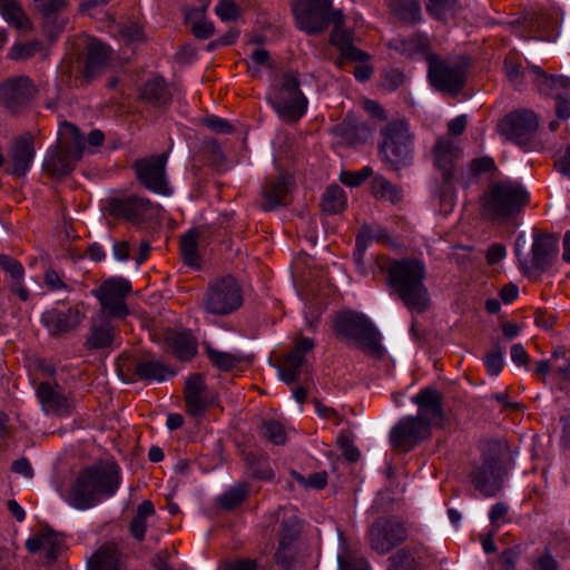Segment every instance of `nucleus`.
Here are the masks:
<instances>
[{
	"instance_id": "nucleus-1",
	"label": "nucleus",
	"mask_w": 570,
	"mask_h": 570,
	"mask_svg": "<svg viewBox=\"0 0 570 570\" xmlns=\"http://www.w3.org/2000/svg\"><path fill=\"white\" fill-rule=\"evenodd\" d=\"M292 12L296 28L308 36H318L333 24L328 43L338 52L336 67L342 61L371 59L368 52L355 47V31L343 27L344 14L342 10L333 8V0H292Z\"/></svg>"
},
{
	"instance_id": "nucleus-2",
	"label": "nucleus",
	"mask_w": 570,
	"mask_h": 570,
	"mask_svg": "<svg viewBox=\"0 0 570 570\" xmlns=\"http://www.w3.org/2000/svg\"><path fill=\"white\" fill-rule=\"evenodd\" d=\"M411 401L417 406V414L403 416L392 428L390 441L393 448L412 450L430 439L432 426L442 429L446 421L443 394L435 386L422 387Z\"/></svg>"
},
{
	"instance_id": "nucleus-3",
	"label": "nucleus",
	"mask_w": 570,
	"mask_h": 570,
	"mask_svg": "<svg viewBox=\"0 0 570 570\" xmlns=\"http://www.w3.org/2000/svg\"><path fill=\"white\" fill-rule=\"evenodd\" d=\"M386 285L410 311L423 314L431 308V296L425 285L426 266L419 258L393 259L387 267Z\"/></svg>"
},
{
	"instance_id": "nucleus-4",
	"label": "nucleus",
	"mask_w": 570,
	"mask_h": 570,
	"mask_svg": "<svg viewBox=\"0 0 570 570\" xmlns=\"http://www.w3.org/2000/svg\"><path fill=\"white\" fill-rule=\"evenodd\" d=\"M466 115H459L451 119L448 122V136L438 137L431 150L434 167L441 176L439 185L441 202L452 200L462 176V168L459 165L462 149L453 141L452 137L461 136L466 128Z\"/></svg>"
},
{
	"instance_id": "nucleus-5",
	"label": "nucleus",
	"mask_w": 570,
	"mask_h": 570,
	"mask_svg": "<svg viewBox=\"0 0 570 570\" xmlns=\"http://www.w3.org/2000/svg\"><path fill=\"white\" fill-rule=\"evenodd\" d=\"M529 190L519 181L510 179L492 183L481 199L482 215L492 223L515 218L530 204Z\"/></svg>"
},
{
	"instance_id": "nucleus-6",
	"label": "nucleus",
	"mask_w": 570,
	"mask_h": 570,
	"mask_svg": "<svg viewBox=\"0 0 570 570\" xmlns=\"http://www.w3.org/2000/svg\"><path fill=\"white\" fill-rule=\"evenodd\" d=\"M380 136L377 153L387 169L400 170L412 165L415 137L405 119L389 121Z\"/></svg>"
},
{
	"instance_id": "nucleus-7",
	"label": "nucleus",
	"mask_w": 570,
	"mask_h": 570,
	"mask_svg": "<svg viewBox=\"0 0 570 570\" xmlns=\"http://www.w3.org/2000/svg\"><path fill=\"white\" fill-rule=\"evenodd\" d=\"M271 519L274 521L272 532L278 542L274 560L282 570H293L297 557L296 542L303 531V521L294 507H279Z\"/></svg>"
},
{
	"instance_id": "nucleus-8",
	"label": "nucleus",
	"mask_w": 570,
	"mask_h": 570,
	"mask_svg": "<svg viewBox=\"0 0 570 570\" xmlns=\"http://www.w3.org/2000/svg\"><path fill=\"white\" fill-rule=\"evenodd\" d=\"M333 330L338 337L357 343L376 360L383 358L385 350L381 334L365 314L344 311L336 315Z\"/></svg>"
},
{
	"instance_id": "nucleus-9",
	"label": "nucleus",
	"mask_w": 570,
	"mask_h": 570,
	"mask_svg": "<svg viewBox=\"0 0 570 570\" xmlns=\"http://www.w3.org/2000/svg\"><path fill=\"white\" fill-rule=\"evenodd\" d=\"M244 303L243 288L233 275H225L209 282L202 299L206 314L228 316Z\"/></svg>"
},
{
	"instance_id": "nucleus-10",
	"label": "nucleus",
	"mask_w": 570,
	"mask_h": 570,
	"mask_svg": "<svg viewBox=\"0 0 570 570\" xmlns=\"http://www.w3.org/2000/svg\"><path fill=\"white\" fill-rule=\"evenodd\" d=\"M268 105L285 122H296L303 118L308 108V100L301 90V81L297 72H285L278 91L267 98Z\"/></svg>"
},
{
	"instance_id": "nucleus-11",
	"label": "nucleus",
	"mask_w": 570,
	"mask_h": 570,
	"mask_svg": "<svg viewBox=\"0 0 570 570\" xmlns=\"http://www.w3.org/2000/svg\"><path fill=\"white\" fill-rule=\"evenodd\" d=\"M106 212L117 220L142 229L155 219L157 205L138 194H122L107 199Z\"/></svg>"
},
{
	"instance_id": "nucleus-12",
	"label": "nucleus",
	"mask_w": 570,
	"mask_h": 570,
	"mask_svg": "<svg viewBox=\"0 0 570 570\" xmlns=\"http://www.w3.org/2000/svg\"><path fill=\"white\" fill-rule=\"evenodd\" d=\"M62 128L65 134L72 138V148L52 146L47 150L43 160V169L57 178L66 177L73 171L76 163L82 157L86 142L82 132L76 125L65 121Z\"/></svg>"
},
{
	"instance_id": "nucleus-13",
	"label": "nucleus",
	"mask_w": 570,
	"mask_h": 570,
	"mask_svg": "<svg viewBox=\"0 0 570 570\" xmlns=\"http://www.w3.org/2000/svg\"><path fill=\"white\" fill-rule=\"evenodd\" d=\"M559 254V239L554 234L540 233L534 229L530 258H521L519 249L515 250L518 266L525 277L540 276L547 273L554 264Z\"/></svg>"
},
{
	"instance_id": "nucleus-14",
	"label": "nucleus",
	"mask_w": 570,
	"mask_h": 570,
	"mask_svg": "<svg viewBox=\"0 0 570 570\" xmlns=\"http://www.w3.org/2000/svg\"><path fill=\"white\" fill-rule=\"evenodd\" d=\"M367 534L371 548L385 556L407 540L409 529L401 517L390 514L376 518Z\"/></svg>"
},
{
	"instance_id": "nucleus-15",
	"label": "nucleus",
	"mask_w": 570,
	"mask_h": 570,
	"mask_svg": "<svg viewBox=\"0 0 570 570\" xmlns=\"http://www.w3.org/2000/svg\"><path fill=\"white\" fill-rule=\"evenodd\" d=\"M469 476L474 489L483 497L498 495L503 489V466L499 444L495 443L487 453H482L481 464L474 466Z\"/></svg>"
},
{
	"instance_id": "nucleus-16",
	"label": "nucleus",
	"mask_w": 570,
	"mask_h": 570,
	"mask_svg": "<svg viewBox=\"0 0 570 570\" xmlns=\"http://www.w3.org/2000/svg\"><path fill=\"white\" fill-rule=\"evenodd\" d=\"M117 365L126 382H165L176 375L169 365L136 355L120 356Z\"/></svg>"
},
{
	"instance_id": "nucleus-17",
	"label": "nucleus",
	"mask_w": 570,
	"mask_h": 570,
	"mask_svg": "<svg viewBox=\"0 0 570 570\" xmlns=\"http://www.w3.org/2000/svg\"><path fill=\"white\" fill-rule=\"evenodd\" d=\"M167 160V151L137 159L132 165V169L140 185L151 193L170 196L173 189L166 177Z\"/></svg>"
},
{
	"instance_id": "nucleus-18",
	"label": "nucleus",
	"mask_w": 570,
	"mask_h": 570,
	"mask_svg": "<svg viewBox=\"0 0 570 570\" xmlns=\"http://www.w3.org/2000/svg\"><path fill=\"white\" fill-rule=\"evenodd\" d=\"M131 289L129 279L122 276H112L100 284L95 291V296L109 317L124 320L129 315L125 298L131 293Z\"/></svg>"
},
{
	"instance_id": "nucleus-19",
	"label": "nucleus",
	"mask_w": 570,
	"mask_h": 570,
	"mask_svg": "<svg viewBox=\"0 0 570 570\" xmlns=\"http://www.w3.org/2000/svg\"><path fill=\"white\" fill-rule=\"evenodd\" d=\"M33 80L24 75L9 77L0 83V106L10 114L27 109L37 94Z\"/></svg>"
},
{
	"instance_id": "nucleus-20",
	"label": "nucleus",
	"mask_w": 570,
	"mask_h": 570,
	"mask_svg": "<svg viewBox=\"0 0 570 570\" xmlns=\"http://www.w3.org/2000/svg\"><path fill=\"white\" fill-rule=\"evenodd\" d=\"M539 127L534 111L518 109L509 112L498 125V130L508 141L523 146L530 142Z\"/></svg>"
},
{
	"instance_id": "nucleus-21",
	"label": "nucleus",
	"mask_w": 570,
	"mask_h": 570,
	"mask_svg": "<svg viewBox=\"0 0 570 570\" xmlns=\"http://www.w3.org/2000/svg\"><path fill=\"white\" fill-rule=\"evenodd\" d=\"M428 77L439 91L455 95L466 82L465 71L459 66H450L436 53L429 56Z\"/></svg>"
},
{
	"instance_id": "nucleus-22",
	"label": "nucleus",
	"mask_w": 570,
	"mask_h": 570,
	"mask_svg": "<svg viewBox=\"0 0 570 570\" xmlns=\"http://www.w3.org/2000/svg\"><path fill=\"white\" fill-rule=\"evenodd\" d=\"M83 318L85 313L78 306H69L65 311L52 307L41 314L40 322L50 336L61 337L75 331Z\"/></svg>"
},
{
	"instance_id": "nucleus-23",
	"label": "nucleus",
	"mask_w": 570,
	"mask_h": 570,
	"mask_svg": "<svg viewBox=\"0 0 570 570\" xmlns=\"http://www.w3.org/2000/svg\"><path fill=\"white\" fill-rule=\"evenodd\" d=\"M83 470L99 499L116 494L121 484V472L116 462H99L85 466Z\"/></svg>"
},
{
	"instance_id": "nucleus-24",
	"label": "nucleus",
	"mask_w": 570,
	"mask_h": 570,
	"mask_svg": "<svg viewBox=\"0 0 570 570\" xmlns=\"http://www.w3.org/2000/svg\"><path fill=\"white\" fill-rule=\"evenodd\" d=\"M206 391L207 385L200 373L191 374L186 380L183 393L186 413L189 416L202 419L213 405L214 401L206 394Z\"/></svg>"
},
{
	"instance_id": "nucleus-25",
	"label": "nucleus",
	"mask_w": 570,
	"mask_h": 570,
	"mask_svg": "<svg viewBox=\"0 0 570 570\" xmlns=\"http://www.w3.org/2000/svg\"><path fill=\"white\" fill-rule=\"evenodd\" d=\"M331 134L340 139V145L354 147L366 142L372 129L366 122L361 121L355 114L347 112L341 122L331 128Z\"/></svg>"
},
{
	"instance_id": "nucleus-26",
	"label": "nucleus",
	"mask_w": 570,
	"mask_h": 570,
	"mask_svg": "<svg viewBox=\"0 0 570 570\" xmlns=\"http://www.w3.org/2000/svg\"><path fill=\"white\" fill-rule=\"evenodd\" d=\"M62 498L70 507L81 511L94 508L100 502L83 468L79 471Z\"/></svg>"
},
{
	"instance_id": "nucleus-27",
	"label": "nucleus",
	"mask_w": 570,
	"mask_h": 570,
	"mask_svg": "<svg viewBox=\"0 0 570 570\" xmlns=\"http://www.w3.org/2000/svg\"><path fill=\"white\" fill-rule=\"evenodd\" d=\"M165 348L179 362H190L198 353V342L190 330H169L164 337Z\"/></svg>"
},
{
	"instance_id": "nucleus-28",
	"label": "nucleus",
	"mask_w": 570,
	"mask_h": 570,
	"mask_svg": "<svg viewBox=\"0 0 570 570\" xmlns=\"http://www.w3.org/2000/svg\"><path fill=\"white\" fill-rule=\"evenodd\" d=\"M36 155L33 136L26 132L17 137L11 148L12 169L10 174L24 177L30 170Z\"/></svg>"
},
{
	"instance_id": "nucleus-29",
	"label": "nucleus",
	"mask_w": 570,
	"mask_h": 570,
	"mask_svg": "<svg viewBox=\"0 0 570 570\" xmlns=\"http://www.w3.org/2000/svg\"><path fill=\"white\" fill-rule=\"evenodd\" d=\"M108 60L109 47L100 40L92 38L87 47L82 81L88 85L96 79L107 66Z\"/></svg>"
},
{
	"instance_id": "nucleus-30",
	"label": "nucleus",
	"mask_w": 570,
	"mask_h": 570,
	"mask_svg": "<svg viewBox=\"0 0 570 570\" xmlns=\"http://www.w3.org/2000/svg\"><path fill=\"white\" fill-rule=\"evenodd\" d=\"M124 557L118 546L105 542L87 560L86 570H124Z\"/></svg>"
},
{
	"instance_id": "nucleus-31",
	"label": "nucleus",
	"mask_w": 570,
	"mask_h": 570,
	"mask_svg": "<svg viewBox=\"0 0 570 570\" xmlns=\"http://www.w3.org/2000/svg\"><path fill=\"white\" fill-rule=\"evenodd\" d=\"M389 48L401 56L413 59L416 56H423L429 62V56L434 55L431 51L429 37L420 31L414 32L409 38H396L390 41Z\"/></svg>"
},
{
	"instance_id": "nucleus-32",
	"label": "nucleus",
	"mask_w": 570,
	"mask_h": 570,
	"mask_svg": "<svg viewBox=\"0 0 570 570\" xmlns=\"http://www.w3.org/2000/svg\"><path fill=\"white\" fill-rule=\"evenodd\" d=\"M140 98L155 108H164L171 104L173 96L165 77L157 75L142 83Z\"/></svg>"
},
{
	"instance_id": "nucleus-33",
	"label": "nucleus",
	"mask_w": 570,
	"mask_h": 570,
	"mask_svg": "<svg viewBox=\"0 0 570 570\" xmlns=\"http://www.w3.org/2000/svg\"><path fill=\"white\" fill-rule=\"evenodd\" d=\"M110 318L108 315L104 316L99 320V323H94L90 326L85 341V347L88 351L105 350L114 344L117 328Z\"/></svg>"
},
{
	"instance_id": "nucleus-34",
	"label": "nucleus",
	"mask_w": 570,
	"mask_h": 570,
	"mask_svg": "<svg viewBox=\"0 0 570 570\" xmlns=\"http://www.w3.org/2000/svg\"><path fill=\"white\" fill-rule=\"evenodd\" d=\"M58 384L52 385L50 382H40L37 387L36 395L43 407L51 410L55 413L71 412V403L69 399L57 390Z\"/></svg>"
},
{
	"instance_id": "nucleus-35",
	"label": "nucleus",
	"mask_w": 570,
	"mask_h": 570,
	"mask_svg": "<svg viewBox=\"0 0 570 570\" xmlns=\"http://www.w3.org/2000/svg\"><path fill=\"white\" fill-rule=\"evenodd\" d=\"M199 235V229L194 227L180 236L179 250L181 262L193 271H200L203 267L202 257L198 252Z\"/></svg>"
},
{
	"instance_id": "nucleus-36",
	"label": "nucleus",
	"mask_w": 570,
	"mask_h": 570,
	"mask_svg": "<svg viewBox=\"0 0 570 570\" xmlns=\"http://www.w3.org/2000/svg\"><path fill=\"white\" fill-rule=\"evenodd\" d=\"M288 190V183L285 177L266 181L262 190L264 198L263 209L272 212L277 207L283 206Z\"/></svg>"
},
{
	"instance_id": "nucleus-37",
	"label": "nucleus",
	"mask_w": 570,
	"mask_h": 570,
	"mask_svg": "<svg viewBox=\"0 0 570 570\" xmlns=\"http://www.w3.org/2000/svg\"><path fill=\"white\" fill-rule=\"evenodd\" d=\"M391 12L397 20L406 26H416L422 21V11L419 0H392Z\"/></svg>"
},
{
	"instance_id": "nucleus-38",
	"label": "nucleus",
	"mask_w": 570,
	"mask_h": 570,
	"mask_svg": "<svg viewBox=\"0 0 570 570\" xmlns=\"http://www.w3.org/2000/svg\"><path fill=\"white\" fill-rule=\"evenodd\" d=\"M244 461L252 479L264 482L274 480L275 473L267 455L249 452L245 454Z\"/></svg>"
},
{
	"instance_id": "nucleus-39",
	"label": "nucleus",
	"mask_w": 570,
	"mask_h": 570,
	"mask_svg": "<svg viewBox=\"0 0 570 570\" xmlns=\"http://www.w3.org/2000/svg\"><path fill=\"white\" fill-rule=\"evenodd\" d=\"M374 240L373 230L368 225H363L356 236H355V247L353 250V262L356 268V272L361 276H366L368 274L364 257L365 253Z\"/></svg>"
},
{
	"instance_id": "nucleus-40",
	"label": "nucleus",
	"mask_w": 570,
	"mask_h": 570,
	"mask_svg": "<svg viewBox=\"0 0 570 570\" xmlns=\"http://www.w3.org/2000/svg\"><path fill=\"white\" fill-rule=\"evenodd\" d=\"M371 191L377 200H389L396 205L403 199V189L392 184L384 176L377 175L371 181Z\"/></svg>"
},
{
	"instance_id": "nucleus-41",
	"label": "nucleus",
	"mask_w": 570,
	"mask_h": 570,
	"mask_svg": "<svg viewBox=\"0 0 570 570\" xmlns=\"http://www.w3.org/2000/svg\"><path fill=\"white\" fill-rule=\"evenodd\" d=\"M250 492V485L246 482L236 483L235 485L226 489L217 498V504L225 511H232L242 505L248 498Z\"/></svg>"
},
{
	"instance_id": "nucleus-42",
	"label": "nucleus",
	"mask_w": 570,
	"mask_h": 570,
	"mask_svg": "<svg viewBox=\"0 0 570 570\" xmlns=\"http://www.w3.org/2000/svg\"><path fill=\"white\" fill-rule=\"evenodd\" d=\"M321 206L330 215L342 213L346 207L345 191L336 184L328 186L322 196Z\"/></svg>"
},
{
	"instance_id": "nucleus-43",
	"label": "nucleus",
	"mask_w": 570,
	"mask_h": 570,
	"mask_svg": "<svg viewBox=\"0 0 570 570\" xmlns=\"http://www.w3.org/2000/svg\"><path fill=\"white\" fill-rule=\"evenodd\" d=\"M259 435L274 445H284L287 441L284 425L275 419L262 421Z\"/></svg>"
},
{
	"instance_id": "nucleus-44",
	"label": "nucleus",
	"mask_w": 570,
	"mask_h": 570,
	"mask_svg": "<svg viewBox=\"0 0 570 570\" xmlns=\"http://www.w3.org/2000/svg\"><path fill=\"white\" fill-rule=\"evenodd\" d=\"M315 346L316 343L313 338L306 337L302 332H298L293 340L292 350L284 357L303 366L306 361V354L312 352Z\"/></svg>"
},
{
	"instance_id": "nucleus-45",
	"label": "nucleus",
	"mask_w": 570,
	"mask_h": 570,
	"mask_svg": "<svg viewBox=\"0 0 570 570\" xmlns=\"http://www.w3.org/2000/svg\"><path fill=\"white\" fill-rule=\"evenodd\" d=\"M205 353L213 366L222 372L233 371L240 362V357L229 352L218 351L210 345L205 347Z\"/></svg>"
},
{
	"instance_id": "nucleus-46",
	"label": "nucleus",
	"mask_w": 570,
	"mask_h": 570,
	"mask_svg": "<svg viewBox=\"0 0 570 570\" xmlns=\"http://www.w3.org/2000/svg\"><path fill=\"white\" fill-rule=\"evenodd\" d=\"M483 364L487 373L490 376H498L504 365V347L501 345L500 340L492 343V348L483 356Z\"/></svg>"
},
{
	"instance_id": "nucleus-47",
	"label": "nucleus",
	"mask_w": 570,
	"mask_h": 570,
	"mask_svg": "<svg viewBox=\"0 0 570 570\" xmlns=\"http://www.w3.org/2000/svg\"><path fill=\"white\" fill-rule=\"evenodd\" d=\"M458 0H426V11L433 19L446 22L450 16L455 14Z\"/></svg>"
},
{
	"instance_id": "nucleus-48",
	"label": "nucleus",
	"mask_w": 570,
	"mask_h": 570,
	"mask_svg": "<svg viewBox=\"0 0 570 570\" xmlns=\"http://www.w3.org/2000/svg\"><path fill=\"white\" fill-rule=\"evenodd\" d=\"M43 49L41 40L33 39L27 42H16L8 52V58L14 61H24L35 57Z\"/></svg>"
},
{
	"instance_id": "nucleus-49",
	"label": "nucleus",
	"mask_w": 570,
	"mask_h": 570,
	"mask_svg": "<svg viewBox=\"0 0 570 570\" xmlns=\"http://www.w3.org/2000/svg\"><path fill=\"white\" fill-rule=\"evenodd\" d=\"M45 535V546L42 547L46 548L45 559L48 563H53L60 556L63 540L49 524H46Z\"/></svg>"
},
{
	"instance_id": "nucleus-50",
	"label": "nucleus",
	"mask_w": 570,
	"mask_h": 570,
	"mask_svg": "<svg viewBox=\"0 0 570 570\" xmlns=\"http://www.w3.org/2000/svg\"><path fill=\"white\" fill-rule=\"evenodd\" d=\"M528 68L533 75V82L538 91L546 96H556V87L553 86V75L547 73L541 67L528 62Z\"/></svg>"
},
{
	"instance_id": "nucleus-51",
	"label": "nucleus",
	"mask_w": 570,
	"mask_h": 570,
	"mask_svg": "<svg viewBox=\"0 0 570 570\" xmlns=\"http://www.w3.org/2000/svg\"><path fill=\"white\" fill-rule=\"evenodd\" d=\"M66 6H67V0H48L42 6L41 11H42V14L45 16L43 23H42V30H43V35L50 40H56V35H52L49 31V20L51 19L52 16L56 17V13L59 12L60 10H62Z\"/></svg>"
},
{
	"instance_id": "nucleus-52",
	"label": "nucleus",
	"mask_w": 570,
	"mask_h": 570,
	"mask_svg": "<svg viewBox=\"0 0 570 570\" xmlns=\"http://www.w3.org/2000/svg\"><path fill=\"white\" fill-rule=\"evenodd\" d=\"M0 268L9 274L13 282H23L24 267L17 258L0 254Z\"/></svg>"
},
{
	"instance_id": "nucleus-53",
	"label": "nucleus",
	"mask_w": 570,
	"mask_h": 570,
	"mask_svg": "<svg viewBox=\"0 0 570 570\" xmlns=\"http://www.w3.org/2000/svg\"><path fill=\"white\" fill-rule=\"evenodd\" d=\"M373 168L371 166H364L360 170H343L340 175V180L342 184L348 187H358L366 179H368L373 175Z\"/></svg>"
},
{
	"instance_id": "nucleus-54",
	"label": "nucleus",
	"mask_w": 570,
	"mask_h": 570,
	"mask_svg": "<svg viewBox=\"0 0 570 570\" xmlns=\"http://www.w3.org/2000/svg\"><path fill=\"white\" fill-rule=\"evenodd\" d=\"M293 476L301 485L314 490H323L327 485L328 479L326 471L314 472L307 476L298 472H293Z\"/></svg>"
},
{
	"instance_id": "nucleus-55",
	"label": "nucleus",
	"mask_w": 570,
	"mask_h": 570,
	"mask_svg": "<svg viewBox=\"0 0 570 570\" xmlns=\"http://www.w3.org/2000/svg\"><path fill=\"white\" fill-rule=\"evenodd\" d=\"M2 18L18 30L31 29V21L22 10L20 3L16 2V9H9Z\"/></svg>"
},
{
	"instance_id": "nucleus-56",
	"label": "nucleus",
	"mask_w": 570,
	"mask_h": 570,
	"mask_svg": "<svg viewBox=\"0 0 570 570\" xmlns=\"http://www.w3.org/2000/svg\"><path fill=\"white\" fill-rule=\"evenodd\" d=\"M552 360H563V363L554 367L556 374L562 380L570 381V348L559 345L551 353Z\"/></svg>"
},
{
	"instance_id": "nucleus-57",
	"label": "nucleus",
	"mask_w": 570,
	"mask_h": 570,
	"mask_svg": "<svg viewBox=\"0 0 570 570\" xmlns=\"http://www.w3.org/2000/svg\"><path fill=\"white\" fill-rule=\"evenodd\" d=\"M497 169L498 168L495 161L491 156L473 158L469 164V170L471 176L473 177H479L483 174L494 173Z\"/></svg>"
},
{
	"instance_id": "nucleus-58",
	"label": "nucleus",
	"mask_w": 570,
	"mask_h": 570,
	"mask_svg": "<svg viewBox=\"0 0 570 570\" xmlns=\"http://www.w3.org/2000/svg\"><path fill=\"white\" fill-rule=\"evenodd\" d=\"M301 367L302 365L287 357H283L282 365L278 370L281 380L287 385L294 384L301 376Z\"/></svg>"
},
{
	"instance_id": "nucleus-59",
	"label": "nucleus",
	"mask_w": 570,
	"mask_h": 570,
	"mask_svg": "<svg viewBox=\"0 0 570 570\" xmlns=\"http://www.w3.org/2000/svg\"><path fill=\"white\" fill-rule=\"evenodd\" d=\"M338 570H371V567L365 558L347 552L338 556Z\"/></svg>"
},
{
	"instance_id": "nucleus-60",
	"label": "nucleus",
	"mask_w": 570,
	"mask_h": 570,
	"mask_svg": "<svg viewBox=\"0 0 570 570\" xmlns=\"http://www.w3.org/2000/svg\"><path fill=\"white\" fill-rule=\"evenodd\" d=\"M215 13L224 22L235 21L240 16L239 8L232 0H220L215 7Z\"/></svg>"
},
{
	"instance_id": "nucleus-61",
	"label": "nucleus",
	"mask_w": 570,
	"mask_h": 570,
	"mask_svg": "<svg viewBox=\"0 0 570 570\" xmlns=\"http://www.w3.org/2000/svg\"><path fill=\"white\" fill-rule=\"evenodd\" d=\"M504 72L509 81L514 86H521L525 81V71L518 60L505 59Z\"/></svg>"
},
{
	"instance_id": "nucleus-62",
	"label": "nucleus",
	"mask_w": 570,
	"mask_h": 570,
	"mask_svg": "<svg viewBox=\"0 0 570 570\" xmlns=\"http://www.w3.org/2000/svg\"><path fill=\"white\" fill-rule=\"evenodd\" d=\"M43 283L48 291H66L71 292L72 287L68 285L61 277V275L53 268H48L43 275Z\"/></svg>"
},
{
	"instance_id": "nucleus-63",
	"label": "nucleus",
	"mask_w": 570,
	"mask_h": 570,
	"mask_svg": "<svg viewBox=\"0 0 570 570\" xmlns=\"http://www.w3.org/2000/svg\"><path fill=\"white\" fill-rule=\"evenodd\" d=\"M203 124L216 134L230 135L235 132V127L227 119L215 115L204 118Z\"/></svg>"
},
{
	"instance_id": "nucleus-64",
	"label": "nucleus",
	"mask_w": 570,
	"mask_h": 570,
	"mask_svg": "<svg viewBox=\"0 0 570 570\" xmlns=\"http://www.w3.org/2000/svg\"><path fill=\"white\" fill-rule=\"evenodd\" d=\"M521 554L520 546H512L505 548L500 554V569L499 570H515L517 562Z\"/></svg>"
}]
</instances>
